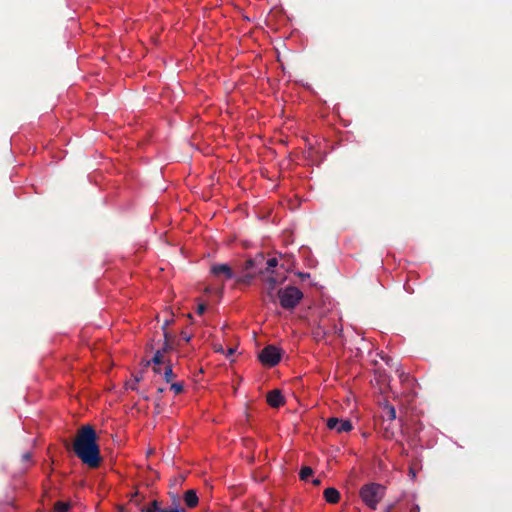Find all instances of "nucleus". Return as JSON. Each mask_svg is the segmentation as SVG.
I'll return each instance as SVG.
<instances>
[{"instance_id": "obj_1", "label": "nucleus", "mask_w": 512, "mask_h": 512, "mask_svg": "<svg viewBox=\"0 0 512 512\" xmlns=\"http://www.w3.org/2000/svg\"><path fill=\"white\" fill-rule=\"evenodd\" d=\"M98 436L93 426H81L75 435L72 448L83 464L90 468H98L102 462Z\"/></svg>"}, {"instance_id": "obj_2", "label": "nucleus", "mask_w": 512, "mask_h": 512, "mask_svg": "<svg viewBox=\"0 0 512 512\" xmlns=\"http://www.w3.org/2000/svg\"><path fill=\"white\" fill-rule=\"evenodd\" d=\"M385 496V487L378 483H368L361 487L360 497L369 508L375 510Z\"/></svg>"}, {"instance_id": "obj_3", "label": "nucleus", "mask_w": 512, "mask_h": 512, "mask_svg": "<svg viewBox=\"0 0 512 512\" xmlns=\"http://www.w3.org/2000/svg\"><path fill=\"white\" fill-rule=\"evenodd\" d=\"M277 297L282 308L292 310L303 299V293L295 286H287L277 291Z\"/></svg>"}, {"instance_id": "obj_4", "label": "nucleus", "mask_w": 512, "mask_h": 512, "mask_svg": "<svg viewBox=\"0 0 512 512\" xmlns=\"http://www.w3.org/2000/svg\"><path fill=\"white\" fill-rule=\"evenodd\" d=\"M258 358L263 365L274 367L281 360V350L274 345H268L261 350Z\"/></svg>"}, {"instance_id": "obj_5", "label": "nucleus", "mask_w": 512, "mask_h": 512, "mask_svg": "<svg viewBox=\"0 0 512 512\" xmlns=\"http://www.w3.org/2000/svg\"><path fill=\"white\" fill-rule=\"evenodd\" d=\"M382 418L383 423H385L386 421L389 422V424L384 427L383 435L386 439H392L394 437V431L391 428V423L397 418V416L395 407L389 404L388 402H385L383 406Z\"/></svg>"}, {"instance_id": "obj_6", "label": "nucleus", "mask_w": 512, "mask_h": 512, "mask_svg": "<svg viewBox=\"0 0 512 512\" xmlns=\"http://www.w3.org/2000/svg\"><path fill=\"white\" fill-rule=\"evenodd\" d=\"M327 427L331 430H335L337 433L349 432L352 430V422L348 419H339L331 417L327 420Z\"/></svg>"}, {"instance_id": "obj_7", "label": "nucleus", "mask_w": 512, "mask_h": 512, "mask_svg": "<svg viewBox=\"0 0 512 512\" xmlns=\"http://www.w3.org/2000/svg\"><path fill=\"white\" fill-rule=\"evenodd\" d=\"M210 272L216 276H223L225 279L234 278V272L228 264L216 263L211 266Z\"/></svg>"}, {"instance_id": "obj_8", "label": "nucleus", "mask_w": 512, "mask_h": 512, "mask_svg": "<svg viewBox=\"0 0 512 512\" xmlns=\"http://www.w3.org/2000/svg\"><path fill=\"white\" fill-rule=\"evenodd\" d=\"M267 403L273 408H279L284 405L285 399L281 391L278 389L272 390L267 394Z\"/></svg>"}, {"instance_id": "obj_9", "label": "nucleus", "mask_w": 512, "mask_h": 512, "mask_svg": "<svg viewBox=\"0 0 512 512\" xmlns=\"http://www.w3.org/2000/svg\"><path fill=\"white\" fill-rule=\"evenodd\" d=\"M277 284H278V280L273 276H269L265 280V289L267 292V297L269 298V300L271 302H275L276 298H278L277 292H275V288H276Z\"/></svg>"}, {"instance_id": "obj_10", "label": "nucleus", "mask_w": 512, "mask_h": 512, "mask_svg": "<svg viewBox=\"0 0 512 512\" xmlns=\"http://www.w3.org/2000/svg\"><path fill=\"white\" fill-rule=\"evenodd\" d=\"M325 500L330 504H336L340 500V493L336 488L329 487L323 492Z\"/></svg>"}, {"instance_id": "obj_11", "label": "nucleus", "mask_w": 512, "mask_h": 512, "mask_svg": "<svg viewBox=\"0 0 512 512\" xmlns=\"http://www.w3.org/2000/svg\"><path fill=\"white\" fill-rule=\"evenodd\" d=\"M184 501L187 507L194 508L198 505L199 499L195 490H187L184 494Z\"/></svg>"}, {"instance_id": "obj_12", "label": "nucleus", "mask_w": 512, "mask_h": 512, "mask_svg": "<svg viewBox=\"0 0 512 512\" xmlns=\"http://www.w3.org/2000/svg\"><path fill=\"white\" fill-rule=\"evenodd\" d=\"M167 361L168 360L164 359V355L162 354V351H156L154 356L152 357V359L146 361L144 366L148 367L151 364H153V365H161V364L167 365Z\"/></svg>"}, {"instance_id": "obj_13", "label": "nucleus", "mask_w": 512, "mask_h": 512, "mask_svg": "<svg viewBox=\"0 0 512 512\" xmlns=\"http://www.w3.org/2000/svg\"><path fill=\"white\" fill-rule=\"evenodd\" d=\"M265 261L263 254L257 255L254 259L250 258L245 261L244 269L250 270L254 267H258Z\"/></svg>"}, {"instance_id": "obj_14", "label": "nucleus", "mask_w": 512, "mask_h": 512, "mask_svg": "<svg viewBox=\"0 0 512 512\" xmlns=\"http://www.w3.org/2000/svg\"><path fill=\"white\" fill-rule=\"evenodd\" d=\"M163 377L167 383H171L176 378V374L173 372L172 364H171L170 360L167 361V365L165 366Z\"/></svg>"}, {"instance_id": "obj_15", "label": "nucleus", "mask_w": 512, "mask_h": 512, "mask_svg": "<svg viewBox=\"0 0 512 512\" xmlns=\"http://www.w3.org/2000/svg\"><path fill=\"white\" fill-rule=\"evenodd\" d=\"M313 475V470L309 466H304L301 468L299 472L300 479L303 481H307L310 476Z\"/></svg>"}, {"instance_id": "obj_16", "label": "nucleus", "mask_w": 512, "mask_h": 512, "mask_svg": "<svg viewBox=\"0 0 512 512\" xmlns=\"http://www.w3.org/2000/svg\"><path fill=\"white\" fill-rule=\"evenodd\" d=\"M143 379V375L142 373H139V374H136L134 376V379L132 382H128L127 383V388L131 389V390H136L137 389V384L142 381Z\"/></svg>"}, {"instance_id": "obj_17", "label": "nucleus", "mask_w": 512, "mask_h": 512, "mask_svg": "<svg viewBox=\"0 0 512 512\" xmlns=\"http://www.w3.org/2000/svg\"><path fill=\"white\" fill-rule=\"evenodd\" d=\"M312 334L314 339L319 341L325 337L326 331L321 326H318L317 328L313 329Z\"/></svg>"}, {"instance_id": "obj_18", "label": "nucleus", "mask_w": 512, "mask_h": 512, "mask_svg": "<svg viewBox=\"0 0 512 512\" xmlns=\"http://www.w3.org/2000/svg\"><path fill=\"white\" fill-rule=\"evenodd\" d=\"M161 510L160 502L154 500L151 502L150 506L146 509H142V512H159Z\"/></svg>"}, {"instance_id": "obj_19", "label": "nucleus", "mask_w": 512, "mask_h": 512, "mask_svg": "<svg viewBox=\"0 0 512 512\" xmlns=\"http://www.w3.org/2000/svg\"><path fill=\"white\" fill-rule=\"evenodd\" d=\"M253 278H254V275H253V274H246V275H244V276L238 277V278L236 279V282H237L238 284H246V285H249V284L252 282Z\"/></svg>"}, {"instance_id": "obj_20", "label": "nucleus", "mask_w": 512, "mask_h": 512, "mask_svg": "<svg viewBox=\"0 0 512 512\" xmlns=\"http://www.w3.org/2000/svg\"><path fill=\"white\" fill-rule=\"evenodd\" d=\"M170 389L173 390L175 394H180L184 389V385L181 382H177V383L171 382Z\"/></svg>"}, {"instance_id": "obj_21", "label": "nucleus", "mask_w": 512, "mask_h": 512, "mask_svg": "<svg viewBox=\"0 0 512 512\" xmlns=\"http://www.w3.org/2000/svg\"><path fill=\"white\" fill-rule=\"evenodd\" d=\"M266 271L270 272L274 267L278 265V260L276 258H270L266 261Z\"/></svg>"}, {"instance_id": "obj_22", "label": "nucleus", "mask_w": 512, "mask_h": 512, "mask_svg": "<svg viewBox=\"0 0 512 512\" xmlns=\"http://www.w3.org/2000/svg\"><path fill=\"white\" fill-rule=\"evenodd\" d=\"M171 350H173L172 342L164 341L162 347L160 349H158L157 351H162V354L164 355L165 353H167Z\"/></svg>"}, {"instance_id": "obj_23", "label": "nucleus", "mask_w": 512, "mask_h": 512, "mask_svg": "<svg viewBox=\"0 0 512 512\" xmlns=\"http://www.w3.org/2000/svg\"><path fill=\"white\" fill-rule=\"evenodd\" d=\"M159 512H186L184 508H161Z\"/></svg>"}, {"instance_id": "obj_24", "label": "nucleus", "mask_w": 512, "mask_h": 512, "mask_svg": "<svg viewBox=\"0 0 512 512\" xmlns=\"http://www.w3.org/2000/svg\"><path fill=\"white\" fill-rule=\"evenodd\" d=\"M206 308H207L206 304H204V303L198 304L197 310H196L197 314L202 315L206 311Z\"/></svg>"}, {"instance_id": "obj_25", "label": "nucleus", "mask_w": 512, "mask_h": 512, "mask_svg": "<svg viewBox=\"0 0 512 512\" xmlns=\"http://www.w3.org/2000/svg\"><path fill=\"white\" fill-rule=\"evenodd\" d=\"M163 336H164V341L172 342L173 335L171 333H169L167 330H163Z\"/></svg>"}, {"instance_id": "obj_26", "label": "nucleus", "mask_w": 512, "mask_h": 512, "mask_svg": "<svg viewBox=\"0 0 512 512\" xmlns=\"http://www.w3.org/2000/svg\"><path fill=\"white\" fill-rule=\"evenodd\" d=\"M181 337L183 338V340H185L186 342H189L192 338V335L191 334H188L186 333L185 331H181Z\"/></svg>"}, {"instance_id": "obj_27", "label": "nucleus", "mask_w": 512, "mask_h": 512, "mask_svg": "<svg viewBox=\"0 0 512 512\" xmlns=\"http://www.w3.org/2000/svg\"><path fill=\"white\" fill-rule=\"evenodd\" d=\"M32 458V454L30 452H25L23 455H22V460L24 462H28L30 461Z\"/></svg>"}, {"instance_id": "obj_28", "label": "nucleus", "mask_w": 512, "mask_h": 512, "mask_svg": "<svg viewBox=\"0 0 512 512\" xmlns=\"http://www.w3.org/2000/svg\"><path fill=\"white\" fill-rule=\"evenodd\" d=\"M173 321H174L173 319H169V320L167 319V320H165V321H164V323H163V325H162V330H167L168 325H170L171 323H173Z\"/></svg>"}, {"instance_id": "obj_29", "label": "nucleus", "mask_w": 512, "mask_h": 512, "mask_svg": "<svg viewBox=\"0 0 512 512\" xmlns=\"http://www.w3.org/2000/svg\"><path fill=\"white\" fill-rule=\"evenodd\" d=\"M152 370L155 374H161L162 371L160 365H153Z\"/></svg>"}, {"instance_id": "obj_30", "label": "nucleus", "mask_w": 512, "mask_h": 512, "mask_svg": "<svg viewBox=\"0 0 512 512\" xmlns=\"http://www.w3.org/2000/svg\"><path fill=\"white\" fill-rule=\"evenodd\" d=\"M164 390H165V389H164V388H162V387H159V388L157 389V393H158V397H157V399H158V400H160V399H161V394L164 392Z\"/></svg>"}, {"instance_id": "obj_31", "label": "nucleus", "mask_w": 512, "mask_h": 512, "mask_svg": "<svg viewBox=\"0 0 512 512\" xmlns=\"http://www.w3.org/2000/svg\"><path fill=\"white\" fill-rule=\"evenodd\" d=\"M393 508H394V505H393V504L388 505V506L386 507V509L384 510V512H393Z\"/></svg>"}, {"instance_id": "obj_32", "label": "nucleus", "mask_w": 512, "mask_h": 512, "mask_svg": "<svg viewBox=\"0 0 512 512\" xmlns=\"http://www.w3.org/2000/svg\"><path fill=\"white\" fill-rule=\"evenodd\" d=\"M298 275L301 277V279H306L310 277L308 273H299Z\"/></svg>"}, {"instance_id": "obj_33", "label": "nucleus", "mask_w": 512, "mask_h": 512, "mask_svg": "<svg viewBox=\"0 0 512 512\" xmlns=\"http://www.w3.org/2000/svg\"><path fill=\"white\" fill-rule=\"evenodd\" d=\"M235 353V348H229L227 351V356H230Z\"/></svg>"}, {"instance_id": "obj_34", "label": "nucleus", "mask_w": 512, "mask_h": 512, "mask_svg": "<svg viewBox=\"0 0 512 512\" xmlns=\"http://www.w3.org/2000/svg\"><path fill=\"white\" fill-rule=\"evenodd\" d=\"M312 483H313V485L318 486V485H320V484H321V480H320V479H314V480L312 481Z\"/></svg>"}, {"instance_id": "obj_35", "label": "nucleus", "mask_w": 512, "mask_h": 512, "mask_svg": "<svg viewBox=\"0 0 512 512\" xmlns=\"http://www.w3.org/2000/svg\"><path fill=\"white\" fill-rule=\"evenodd\" d=\"M215 351L216 352H223L224 350H223V347L221 345H219L218 347L215 346Z\"/></svg>"}, {"instance_id": "obj_36", "label": "nucleus", "mask_w": 512, "mask_h": 512, "mask_svg": "<svg viewBox=\"0 0 512 512\" xmlns=\"http://www.w3.org/2000/svg\"><path fill=\"white\" fill-rule=\"evenodd\" d=\"M410 475H412V477H415V472L413 471V469H410Z\"/></svg>"}, {"instance_id": "obj_37", "label": "nucleus", "mask_w": 512, "mask_h": 512, "mask_svg": "<svg viewBox=\"0 0 512 512\" xmlns=\"http://www.w3.org/2000/svg\"><path fill=\"white\" fill-rule=\"evenodd\" d=\"M121 512H125V511H124V508H121Z\"/></svg>"}, {"instance_id": "obj_38", "label": "nucleus", "mask_w": 512, "mask_h": 512, "mask_svg": "<svg viewBox=\"0 0 512 512\" xmlns=\"http://www.w3.org/2000/svg\"><path fill=\"white\" fill-rule=\"evenodd\" d=\"M121 512H125V511H124V508H121Z\"/></svg>"}]
</instances>
